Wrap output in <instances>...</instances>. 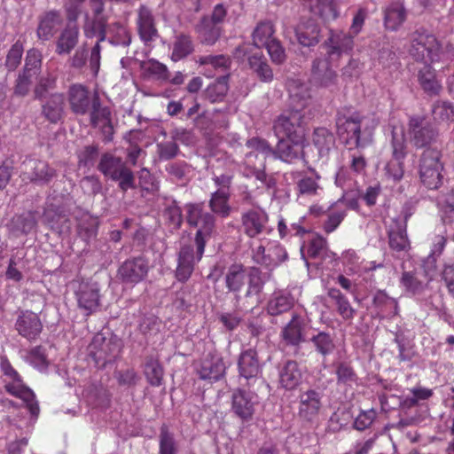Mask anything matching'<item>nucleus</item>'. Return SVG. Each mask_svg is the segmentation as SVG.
Wrapping results in <instances>:
<instances>
[{
	"label": "nucleus",
	"instance_id": "nucleus-4",
	"mask_svg": "<svg viewBox=\"0 0 454 454\" xmlns=\"http://www.w3.org/2000/svg\"><path fill=\"white\" fill-rule=\"evenodd\" d=\"M97 168L106 177L119 182L118 186L124 192L136 187L133 171L121 157L105 153L101 155Z\"/></svg>",
	"mask_w": 454,
	"mask_h": 454
},
{
	"label": "nucleus",
	"instance_id": "nucleus-15",
	"mask_svg": "<svg viewBox=\"0 0 454 454\" xmlns=\"http://www.w3.org/2000/svg\"><path fill=\"white\" fill-rule=\"evenodd\" d=\"M278 138V141L274 147V159L292 163L301 158L306 163L309 162V155L303 150V139Z\"/></svg>",
	"mask_w": 454,
	"mask_h": 454
},
{
	"label": "nucleus",
	"instance_id": "nucleus-23",
	"mask_svg": "<svg viewBox=\"0 0 454 454\" xmlns=\"http://www.w3.org/2000/svg\"><path fill=\"white\" fill-rule=\"evenodd\" d=\"M327 59H315L311 65V79L319 87L329 88L337 83L338 75Z\"/></svg>",
	"mask_w": 454,
	"mask_h": 454
},
{
	"label": "nucleus",
	"instance_id": "nucleus-43",
	"mask_svg": "<svg viewBox=\"0 0 454 454\" xmlns=\"http://www.w3.org/2000/svg\"><path fill=\"white\" fill-rule=\"evenodd\" d=\"M193 51V42L191 35L179 33L174 37L170 58L173 61L176 62L188 57Z\"/></svg>",
	"mask_w": 454,
	"mask_h": 454
},
{
	"label": "nucleus",
	"instance_id": "nucleus-57",
	"mask_svg": "<svg viewBox=\"0 0 454 454\" xmlns=\"http://www.w3.org/2000/svg\"><path fill=\"white\" fill-rule=\"evenodd\" d=\"M178 447L174 434L163 424L159 434V454H177Z\"/></svg>",
	"mask_w": 454,
	"mask_h": 454
},
{
	"label": "nucleus",
	"instance_id": "nucleus-33",
	"mask_svg": "<svg viewBox=\"0 0 454 454\" xmlns=\"http://www.w3.org/2000/svg\"><path fill=\"white\" fill-rule=\"evenodd\" d=\"M295 35L301 45L313 47L320 42L321 27L315 20H308L296 27Z\"/></svg>",
	"mask_w": 454,
	"mask_h": 454
},
{
	"label": "nucleus",
	"instance_id": "nucleus-32",
	"mask_svg": "<svg viewBox=\"0 0 454 454\" xmlns=\"http://www.w3.org/2000/svg\"><path fill=\"white\" fill-rule=\"evenodd\" d=\"M388 245L392 251L396 253H408L411 244L408 239L404 222H395L388 230Z\"/></svg>",
	"mask_w": 454,
	"mask_h": 454
},
{
	"label": "nucleus",
	"instance_id": "nucleus-21",
	"mask_svg": "<svg viewBox=\"0 0 454 454\" xmlns=\"http://www.w3.org/2000/svg\"><path fill=\"white\" fill-rule=\"evenodd\" d=\"M19 334L28 340H36L43 331V324L38 315L31 310H20L15 322Z\"/></svg>",
	"mask_w": 454,
	"mask_h": 454
},
{
	"label": "nucleus",
	"instance_id": "nucleus-9",
	"mask_svg": "<svg viewBox=\"0 0 454 454\" xmlns=\"http://www.w3.org/2000/svg\"><path fill=\"white\" fill-rule=\"evenodd\" d=\"M309 325L305 317L293 313L289 322L282 327L279 337L285 347L294 349V354L299 356L301 345L307 341V328Z\"/></svg>",
	"mask_w": 454,
	"mask_h": 454
},
{
	"label": "nucleus",
	"instance_id": "nucleus-17",
	"mask_svg": "<svg viewBox=\"0 0 454 454\" xmlns=\"http://www.w3.org/2000/svg\"><path fill=\"white\" fill-rule=\"evenodd\" d=\"M409 127L411 133V143L415 147L429 149L436 142L437 130L431 124L425 122L423 119L411 118Z\"/></svg>",
	"mask_w": 454,
	"mask_h": 454
},
{
	"label": "nucleus",
	"instance_id": "nucleus-62",
	"mask_svg": "<svg viewBox=\"0 0 454 454\" xmlns=\"http://www.w3.org/2000/svg\"><path fill=\"white\" fill-rule=\"evenodd\" d=\"M337 384L352 386L356 384L358 377L349 363L340 362L336 364Z\"/></svg>",
	"mask_w": 454,
	"mask_h": 454
},
{
	"label": "nucleus",
	"instance_id": "nucleus-50",
	"mask_svg": "<svg viewBox=\"0 0 454 454\" xmlns=\"http://www.w3.org/2000/svg\"><path fill=\"white\" fill-rule=\"evenodd\" d=\"M57 88V76L51 73H48L39 77L34 88V99L43 101L49 97L52 90Z\"/></svg>",
	"mask_w": 454,
	"mask_h": 454
},
{
	"label": "nucleus",
	"instance_id": "nucleus-16",
	"mask_svg": "<svg viewBox=\"0 0 454 454\" xmlns=\"http://www.w3.org/2000/svg\"><path fill=\"white\" fill-rule=\"evenodd\" d=\"M79 309L86 317L98 310L100 307L99 288L97 283H82L75 292Z\"/></svg>",
	"mask_w": 454,
	"mask_h": 454
},
{
	"label": "nucleus",
	"instance_id": "nucleus-2",
	"mask_svg": "<svg viewBox=\"0 0 454 454\" xmlns=\"http://www.w3.org/2000/svg\"><path fill=\"white\" fill-rule=\"evenodd\" d=\"M185 209L187 223L197 228L194 246L198 247V254L203 255L206 244L215 230V216L210 212L204 211L202 203H189Z\"/></svg>",
	"mask_w": 454,
	"mask_h": 454
},
{
	"label": "nucleus",
	"instance_id": "nucleus-44",
	"mask_svg": "<svg viewBox=\"0 0 454 454\" xmlns=\"http://www.w3.org/2000/svg\"><path fill=\"white\" fill-rule=\"evenodd\" d=\"M400 283L405 291L412 295L421 294L428 287V279L426 282L419 278V272L416 270H403L400 278Z\"/></svg>",
	"mask_w": 454,
	"mask_h": 454
},
{
	"label": "nucleus",
	"instance_id": "nucleus-46",
	"mask_svg": "<svg viewBox=\"0 0 454 454\" xmlns=\"http://www.w3.org/2000/svg\"><path fill=\"white\" fill-rule=\"evenodd\" d=\"M309 341L315 351L324 357L331 355L335 349L333 337L325 331H317L316 333H313Z\"/></svg>",
	"mask_w": 454,
	"mask_h": 454
},
{
	"label": "nucleus",
	"instance_id": "nucleus-11",
	"mask_svg": "<svg viewBox=\"0 0 454 454\" xmlns=\"http://www.w3.org/2000/svg\"><path fill=\"white\" fill-rule=\"evenodd\" d=\"M21 177L36 185H48L58 176V171L49 162L39 159H28L22 164Z\"/></svg>",
	"mask_w": 454,
	"mask_h": 454
},
{
	"label": "nucleus",
	"instance_id": "nucleus-42",
	"mask_svg": "<svg viewBox=\"0 0 454 454\" xmlns=\"http://www.w3.org/2000/svg\"><path fill=\"white\" fill-rule=\"evenodd\" d=\"M86 400L93 408L106 409L111 403V395L102 384H90L86 388Z\"/></svg>",
	"mask_w": 454,
	"mask_h": 454
},
{
	"label": "nucleus",
	"instance_id": "nucleus-45",
	"mask_svg": "<svg viewBox=\"0 0 454 454\" xmlns=\"http://www.w3.org/2000/svg\"><path fill=\"white\" fill-rule=\"evenodd\" d=\"M144 373L152 387H160L163 384L164 369L157 357H145Z\"/></svg>",
	"mask_w": 454,
	"mask_h": 454
},
{
	"label": "nucleus",
	"instance_id": "nucleus-24",
	"mask_svg": "<svg viewBox=\"0 0 454 454\" xmlns=\"http://www.w3.org/2000/svg\"><path fill=\"white\" fill-rule=\"evenodd\" d=\"M4 388L9 394L22 399L30 414L37 418L40 412L38 402L35 400L34 392L23 384L21 377L6 382Z\"/></svg>",
	"mask_w": 454,
	"mask_h": 454
},
{
	"label": "nucleus",
	"instance_id": "nucleus-52",
	"mask_svg": "<svg viewBox=\"0 0 454 454\" xmlns=\"http://www.w3.org/2000/svg\"><path fill=\"white\" fill-rule=\"evenodd\" d=\"M372 303L380 312L393 317L398 313L397 301L390 297L385 291L379 290L373 296Z\"/></svg>",
	"mask_w": 454,
	"mask_h": 454
},
{
	"label": "nucleus",
	"instance_id": "nucleus-63",
	"mask_svg": "<svg viewBox=\"0 0 454 454\" xmlns=\"http://www.w3.org/2000/svg\"><path fill=\"white\" fill-rule=\"evenodd\" d=\"M391 136L392 158L396 160H404L407 155V152L405 137L403 130H397L395 128H393Z\"/></svg>",
	"mask_w": 454,
	"mask_h": 454
},
{
	"label": "nucleus",
	"instance_id": "nucleus-29",
	"mask_svg": "<svg viewBox=\"0 0 454 454\" xmlns=\"http://www.w3.org/2000/svg\"><path fill=\"white\" fill-rule=\"evenodd\" d=\"M41 102V114L49 122L56 124L64 115L65 96L63 93L54 92Z\"/></svg>",
	"mask_w": 454,
	"mask_h": 454
},
{
	"label": "nucleus",
	"instance_id": "nucleus-10",
	"mask_svg": "<svg viewBox=\"0 0 454 454\" xmlns=\"http://www.w3.org/2000/svg\"><path fill=\"white\" fill-rule=\"evenodd\" d=\"M238 370L239 378L246 380L244 385L257 387V388L268 387L261 376L262 366L256 350L248 348L240 353L238 359Z\"/></svg>",
	"mask_w": 454,
	"mask_h": 454
},
{
	"label": "nucleus",
	"instance_id": "nucleus-64",
	"mask_svg": "<svg viewBox=\"0 0 454 454\" xmlns=\"http://www.w3.org/2000/svg\"><path fill=\"white\" fill-rule=\"evenodd\" d=\"M23 44L21 42L17 41L11 49L8 51L4 67L8 72H13L20 66L23 54Z\"/></svg>",
	"mask_w": 454,
	"mask_h": 454
},
{
	"label": "nucleus",
	"instance_id": "nucleus-59",
	"mask_svg": "<svg viewBox=\"0 0 454 454\" xmlns=\"http://www.w3.org/2000/svg\"><path fill=\"white\" fill-rule=\"evenodd\" d=\"M41 68L42 53L37 49L28 50L25 58V66L20 73L34 78L40 74Z\"/></svg>",
	"mask_w": 454,
	"mask_h": 454
},
{
	"label": "nucleus",
	"instance_id": "nucleus-36",
	"mask_svg": "<svg viewBox=\"0 0 454 454\" xmlns=\"http://www.w3.org/2000/svg\"><path fill=\"white\" fill-rule=\"evenodd\" d=\"M248 66L253 74L262 82H270L273 81V70L269 65L267 58L262 52H254L248 57Z\"/></svg>",
	"mask_w": 454,
	"mask_h": 454
},
{
	"label": "nucleus",
	"instance_id": "nucleus-53",
	"mask_svg": "<svg viewBox=\"0 0 454 454\" xmlns=\"http://www.w3.org/2000/svg\"><path fill=\"white\" fill-rule=\"evenodd\" d=\"M290 98L302 108L311 97L309 86L301 80H293L288 83Z\"/></svg>",
	"mask_w": 454,
	"mask_h": 454
},
{
	"label": "nucleus",
	"instance_id": "nucleus-55",
	"mask_svg": "<svg viewBox=\"0 0 454 454\" xmlns=\"http://www.w3.org/2000/svg\"><path fill=\"white\" fill-rule=\"evenodd\" d=\"M274 32L275 28L271 21L264 20L259 22L254 29L252 35L254 44L258 48L264 46L267 44V43H270V41L274 38L272 36Z\"/></svg>",
	"mask_w": 454,
	"mask_h": 454
},
{
	"label": "nucleus",
	"instance_id": "nucleus-51",
	"mask_svg": "<svg viewBox=\"0 0 454 454\" xmlns=\"http://www.w3.org/2000/svg\"><path fill=\"white\" fill-rule=\"evenodd\" d=\"M288 258L286 250L280 245H273L267 250L266 256L260 261V265L264 266L272 273L273 269L280 263L286 262Z\"/></svg>",
	"mask_w": 454,
	"mask_h": 454
},
{
	"label": "nucleus",
	"instance_id": "nucleus-38",
	"mask_svg": "<svg viewBox=\"0 0 454 454\" xmlns=\"http://www.w3.org/2000/svg\"><path fill=\"white\" fill-rule=\"evenodd\" d=\"M195 31L201 43L213 45L220 38L223 28L219 25L211 22L209 19L202 16L195 27Z\"/></svg>",
	"mask_w": 454,
	"mask_h": 454
},
{
	"label": "nucleus",
	"instance_id": "nucleus-7",
	"mask_svg": "<svg viewBox=\"0 0 454 454\" xmlns=\"http://www.w3.org/2000/svg\"><path fill=\"white\" fill-rule=\"evenodd\" d=\"M441 152L435 148L426 149L419 160V177L425 186L436 190L442 184L443 165Z\"/></svg>",
	"mask_w": 454,
	"mask_h": 454
},
{
	"label": "nucleus",
	"instance_id": "nucleus-35",
	"mask_svg": "<svg viewBox=\"0 0 454 454\" xmlns=\"http://www.w3.org/2000/svg\"><path fill=\"white\" fill-rule=\"evenodd\" d=\"M302 373L296 361L288 360L279 371V383L282 387L292 390L300 385Z\"/></svg>",
	"mask_w": 454,
	"mask_h": 454
},
{
	"label": "nucleus",
	"instance_id": "nucleus-37",
	"mask_svg": "<svg viewBox=\"0 0 454 454\" xmlns=\"http://www.w3.org/2000/svg\"><path fill=\"white\" fill-rule=\"evenodd\" d=\"M272 278V273L269 270L263 272L259 267H250L247 271V278L248 279V287L246 292V297L251 295H260L263 290L265 284Z\"/></svg>",
	"mask_w": 454,
	"mask_h": 454
},
{
	"label": "nucleus",
	"instance_id": "nucleus-58",
	"mask_svg": "<svg viewBox=\"0 0 454 454\" xmlns=\"http://www.w3.org/2000/svg\"><path fill=\"white\" fill-rule=\"evenodd\" d=\"M98 220L92 216L82 218L77 226L79 237L87 244L96 239L98 231Z\"/></svg>",
	"mask_w": 454,
	"mask_h": 454
},
{
	"label": "nucleus",
	"instance_id": "nucleus-5",
	"mask_svg": "<svg viewBox=\"0 0 454 454\" xmlns=\"http://www.w3.org/2000/svg\"><path fill=\"white\" fill-rule=\"evenodd\" d=\"M307 125V118L301 109H288L274 120L273 131L277 137L304 139Z\"/></svg>",
	"mask_w": 454,
	"mask_h": 454
},
{
	"label": "nucleus",
	"instance_id": "nucleus-39",
	"mask_svg": "<svg viewBox=\"0 0 454 454\" xmlns=\"http://www.w3.org/2000/svg\"><path fill=\"white\" fill-rule=\"evenodd\" d=\"M231 192L223 190H216L212 192L208 201V207L214 215H216L222 218L230 216L232 207L229 204Z\"/></svg>",
	"mask_w": 454,
	"mask_h": 454
},
{
	"label": "nucleus",
	"instance_id": "nucleus-56",
	"mask_svg": "<svg viewBox=\"0 0 454 454\" xmlns=\"http://www.w3.org/2000/svg\"><path fill=\"white\" fill-rule=\"evenodd\" d=\"M90 124L96 128L99 121H112V113L108 106H102L99 96L95 94L92 98L91 111L90 113Z\"/></svg>",
	"mask_w": 454,
	"mask_h": 454
},
{
	"label": "nucleus",
	"instance_id": "nucleus-14",
	"mask_svg": "<svg viewBox=\"0 0 454 454\" xmlns=\"http://www.w3.org/2000/svg\"><path fill=\"white\" fill-rule=\"evenodd\" d=\"M195 370L200 380L218 381L225 375L226 365L220 354L210 351L200 359Z\"/></svg>",
	"mask_w": 454,
	"mask_h": 454
},
{
	"label": "nucleus",
	"instance_id": "nucleus-25",
	"mask_svg": "<svg viewBox=\"0 0 454 454\" xmlns=\"http://www.w3.org/2000/svg\"><path fill=\"white\" fill-rule=\"evenodd\" d=\"M37 215L38 212L35 210L16 214L7 223V228L14 237L27 236L36 228Z\"/></svg>",
	"mask_w": 454,
	"mask_h": 454
},
{
	"label": "nucleus",
	"instance_id": "nucleus-28",
	"mask_svg": "<svg viewBox=\"0 0 454 454\" xmlns=\"http://www.w3.org/2000/svg\"><path fill=\"white\" fill-rule=\"evenodd\" d=\"M68 103L71 111L77 115H85L92 106L88 89L82 84H73L69 87Z\"/></svg>",
	"mask_w": 454,
	"mask_h": 454
},
{
	"label": "nucleus",
	"instance_id": "nucleus-60",
	"mask_svg": "<svg viewBox=\"0 0 454 454\" xmlns=\"http://www.w3.org/2000/svg\"><path fill=\"white\" fill-rule=\"evenodd\" d=\"M382 47L379 49L378 59L384 67H395L398 64V57L394 46L386 35L381 37Z\"/></svg>",
	"mask_w": 454,
	"mask_h": 454
},
{
	"label": "nucleus",
	"instance_id": "nucleus-18",
	"mask_svg": "<svg viewBox=\"0 0 454 454\" xmlns=\"http://www.w3.org/2000/svg\"><path fill=\"white\" fill-rule=\"evenodd\" d=\"M323 46L326 49L327 58L338 59L342 54L348 53L354 47V36L343 31L330 30L328 38Z\"/></svg>",
	"mask_w": 454,
	"mask_h": 454
},
{
	"label": "nucleus",
	"instance_id": "nucleus-27",
	"mask_svg": "<svg viewBox=\"0 0 454 454\" xmlns=\"http://www.w3.org/2000/svg\"><path fill=\"white\" fill-rule=\"evenodd\" d=\"M322 393L316 389H308L301 393L299 415L305 420H312L322 407Z\"/></svg>",
	"mask_w": 454,
	"mask_h": 454
},
{
	"label": "nucleus",
	"instance_id": "nucleus-6",
	"mask_svg": "<svg viewBox=\"0 0 454 454\" xmlns=\"http://www.w3.org/2000/svg\"><path fill=\"white\" fill-rule=\"evenodd\" d=\"M260 389L257 387L241 385L231 391V411L242 423H250L253 420L260 403L257 394Z\"/></svg>",
	"mask_w": 454,
	"mask_h": 454
},
{
	"label": "nucleus",
	"instance_id": "nucleus-41",
	"mask_svg": "<svg viewBox=\"0 0 454 454\" xmlns=\"http://www.w3.org/2000/svg\"><path fill=\"white\" fill-rule=\"evenodd\" d=\"M418 81L424 92L430 97L438 95L442 90L441 84L436 80L434 70L428 64L419 70Z\"/></svg>",
	"mask_w": 454,
	"mask_h": 454
},
{
	"label": "nucleus",
	"instance_id": "nucleus-8",
	"mask_svg": "<svg viewBox=\"0 0 454 454\" xmlns=\"http://www.w3.org/2000/svg\"><path fill=\"white\" fill-rule=\"evenodd\" d=\"M150 269L147 257L142 254L132 256L120 264L116 277L121 285L133 287L147 278Z\"/></svg>",
	"mask_w": 454,
	"mask_h": 454
},
{
	"label": "nucleus",
	"instance_id": "nucleus-3",
	"mask_svg": "<svg viewBox=\"0 0 454 454\" xmlns=\"http://www.w3.org/2000/svg\"><path fill=\"white\" fill-rule=\"evenodd\" d=\"M122 348L120 338L111 333H98L88 346V356L95 366L103 369L115 361Z\"/></svg>",
	"mask_w": 454,
	"mask_h": 454
},
{
	"label": "nucleus",
	"instance_id": "nucleus-20",
	"mask_svg": "<svg viewBox=\"0 0 454 454\" xmlns=\"http://www.w3.org/2000/svg\"><path fill=\"white\" fill-rule=\"evenodd\" d=\"M194 251L192 245H184L181 247L178 257L177 267L176 270V278L178 281L185 282L188 280L194 270L195 263L200 262L203 255L198 254V247Z\"/></svg>",
	"mask_w": 454,
	"mask_h": 454
},
{
	"label": "nucleus",
	"instance_id": "nucleus-61",
	"mask_svg": "<svg viewBox=\"0 0 454 454\" xmlns=\"http://www.w3.org/2000/svg\"><path fill=\"white\" fill-rule=\"evenodd\" d=\"M324 21L334 20L339 17L338 4L335 0H320L311 12Z\"/></svg>",
	"mask_w": 454,
	"mask_h": 454
},
{
	"label": "nucleus",
	"instance_id": "nucleus-19",
	"mask_svg": "<svg viewBox=\"0 0 454 454\" xmlns=\"http://www.w3.org/2000/svg\"><path fill=\"white\" fill-rule=\"evenodd\" d=\"M312 143L317 153L309 156V161L325 162L335 147V137L328 129L319 127L314 129Z\"/></svg>",
	"mask_w": 454,
	"mask_h": 454
},
{
	"label": "nucleus",
	"instance_id": "nucleus-40",
	"mask_svg": "<svg viewBox=\"0 0 454 454\" xmlns=\"http://www.w3.org/2000/svg\"><path fill=\"white\" fill-rule=\"evenodd\" d=\"M294 300L290 294L274 293L267 302V312L270 316H279L294 307Z\"/></svg>",
	"mask_w": 454,
	"mask_h": 454
},
{
	"label": "nucleus",
	"instance_id": "nucleus-48",
	"mask_svg": "<svg viewBox=\"0 0 454 454\" xmlns=\"http://www.w3.org/2000/svg\"><path fill=\"white\" fill-rule=\"evenodd\" d=\"M406 19V10L403 4L395 3L389 5L385 12L384 24L387 29L396 30Z\"/></svg>",
	"mask_w": 454,
	"mask_h": 454
},
{
	"label": "nucleus",
	"instance_id": "nucleus-49",
	"mask_svg": "<svg viewBox=\"0 0 454 454\" xmlns=\"http://www.w3.org/2000/svg\"><path fill=\"white\" fill-rule=\"evenodd\" d=\"M441 217L445 224H454V188L437 198Z\"/></svg>",
	"mask_w": 454,
	"mask_h": 454
},
{
	"label": "nucleus",
	"instance_id": "nucleus-31",
	"mask_svg": "<svg viewBox=\"0 0 454 454\" xmlns=\"http://www.w3.org/2000/svg\"><path fill=\"white\" fill-rule=\"evenodd\" d=\"M137 24L139 37L144 43H147L158 37L154 18L148 7L145 5L139 7Z\"/></svg>",
	"mask_w": 454,
	"mask_h": 454
},
{
	"label": "nucleus",
	"instance_id": "nucleus-47",
	"mask_svg": "<svg viewBox=\"0 0 454 454\" xmlns=\"http://www.w3.org/2000/svg\"><path fill=\"white\" fill-rule=\"evenodd\" d=\"M228 90V75H222L207 87L203 91V97L210 103L221 102Z\"/></svg>",
	"mask_w": 454,
	"mask_h": 454
},
{
	"label": "nucleus",
	"instance_id": "nucleus-30",
	"mask_svg": "<svg viewBox=\"0 0 454 454\" xmlns=\"http://www.w3.org/2000/svg\"><path fill=\"white\" fill-rule=\"evenodd\" d=\"M63 23V17L59 11L51 10L39 17L36 35L39 40L49 41Z\"/></svg>",
	"mask_w": 454,
	"mask_h": 454
},
{
	"label": "nucleus",
	"instance_id": "nucleus-26",
	"mask_svg": "<svg viewBox=\"0 0 454 454\" xmlns=\"http://www.w3.org/2000/svg\"><path fill=\"white\" fill-rule=\"evenodd\" d=\"M225 286L229 293L234 294L236 307L240 301V291L247 281V270L241 263H233L228 267L224 276Z\"/></svg>",
	"mask_w": 454,
	"mask_h": 454
},
{
	"label": "nucleus",
	"instance_id": "nucleus-13",
	"mask_svg": "<svg viewBox=\"0 0 454 454\" xmlns=\"http://www.w3.org/2000/svg\"><path fill=\"white\" fill-rule=\"evenodd\" d=\"M43 223L59 235L71 231L72 223L64 207L53 202H46L42 215Z\"/></svg>",
	"mask_w": 454,
	"mask_h": 454
},
{
	"label": "nucleus",
	"instance_id": "nucleus-34",
	"mask_svg": "<svg viewBox=\"0 0 454 454\" xmlns=\"http://www.w3.org/2000/svg\"><path fill=\"white\" fill-rule=\"evenodd\" d=\"M78 40V26L76 23H67L56 41V53L59 55L69 54L77 45Z\"/></svg>",
	"mask_w": 454,
	"mask_h": 454
},
{
	"label": "nucleus",
	"instance_id": "nucleus-12",
	"mask_svg": "<svg viewBox=\"0 0 454 454\" xmlns=\"http://www.w3.org/2000/svg\"><path fill=\"white\" fill-rule=\"evenodd\" d=\"M440 51L441 45L434 35L418 34L412 39L409 52L416 61H422L427 64V62L438 61Z\"/></svg>",
	"mask_w": 454,
	"mask_h": 454
},
{
	"label": "nucleus",
	"instance_id": "nucleus-22",
	"mask_svg": "<svg viewBox=\"0 0 454 454\" xmlns=\"http://www.w3.org/2000/svg\"><path fill=\"white\" fill-rule=\"evenodd\" d=\"M268 222V214L262 209H249L241 215L243 231L249 238L266 232Z\"/></svg>",
	"mask_w": 454,
	"mask_h": 454
},
{
	"label": "nucleus",
	"instance_id": "nucleus-1",
	"mask_svg": "<svg viewBox=\"0 0 454 454\" xmlns=\"http://www.w3.org/2000/svg\"><path fill=\"white\" fill-rule=\"evenodd\" d=\"M335 122L337 132L346 145L364 148L372 142L377 126L374 118L352 111L351 107H342L337 111Z\"/></svg>",
	"mask_w": 454,
	"mask_h": 454
},
{
	"label": "nucleus",
	"instance_id": "nucleus-54",
	"mask_svg": "<svg viewBox=\"0 0 454 454\" xmlns=\"http://www.w3.org/2000/svg\"><path fill=\"white\" fill-rule=\"evenodd\" d=\"M108 32L112 35L109 38L111 44L128 47L131 43V34L121 22H114L108 25Z\"/></svg>",
	"mask_w": 454,
	"mask_h": 454
}]
</instances>
